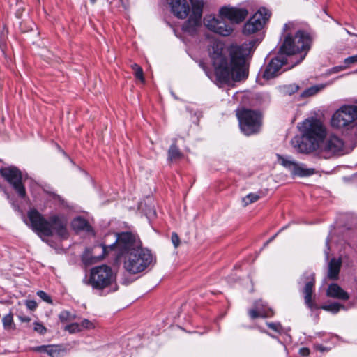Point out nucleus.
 <instances>
[{
  "instance_id": "f257e3e1",
  "label": "nucleus",
  "mask_w": 357,
  "mask_h": 357,
  "mask_svg": "<svg viewBox=\"0 0 357 357\" xmlns=\"http://www.w3.org/2000/svg\"><path fill=\"white\" fill-rule=\"evenodd\" d=\"M283 31L284 38L279 52L271 60L263 73L266 79H273L300 63L310 48V35L304 31H295L294 23L285 24Z\"/></svg>"
},
{
  "instance_id": "f03ea898",
  "label": "nucleus",
  "mask_w": 357,
  "mask_h": 357,
  "mask_svg": "<svg viewBox=\"0 0 357 357\" xmlns=\"http://www.w3.org/2000/svg\"><path fill=\"white\" fill-rule=\"evenodd\" d=\"M259 40H252L241 45H231L229 48L230 61L224 52L220 43H214L210 56L215 68V74L218 82L228 84L232 81H240L248 75L247 57Z\"/></svg>"
},
{
  "instance_id": "7ed1b4c3",
  "label": "nucleus",
  "mask_w": 357,
  "mask_h": 357,
  "mask_svg": "<svg viewBox=\"0 0 357 357\" xmlns=\"http://www.w3.org/2000/svg\"><path fill=\"white\" fill-rule=\"evenodd\" d=\"M114 236L115 241L113 243L107 245L105 239L100 246L94 247L91 254H89V251L86 252L83 259L90 264H93L102 259L110 252H114L116 259L121 260L128 252H132L140 245L136 235L131 232L116 233L114 234Z\"/></svg>"
},
{
  "instance_id": "20e7f679",
  "label": "nucleus",
  "mask_w": 357,
  "mask_h": 357,
  "mask_svg": "<svg viewBox=\"0 0 357 357\" xmlns=\"http://www.w3.org/2000/svg\"><path fill=\"white\" fill-rule=\"evenodd\" d=\"M298 127L301 135L292 138V146L299 153H310L318 149L326 135L323 123L317 119L311 118L299 123Z\"/></svg>"
},
{
  "instance_id": "39448f33",
  "label": "nucleus",
  "mask_w": 357,
  "mask_h": 357,
  "mask_svg": "<svg viewBox=\"0 0 357 357\" xmlns=\"http://www.w3.org/2000/svg\"><path fill=\"white\" fill-rule=\"evenodd\" d=\"M28 218L32 229L40 238L52 236L54 234L63 238L68 237V220L63 215L54 214L47 220L37 210L31 209Z\"/></svg>"
},
{
  "instance_id": "423d86ee",
  "label": "nucleus",
  "mask_w": 357,
  "mask_h": 357,
  "mask_svg": "<svg viewBox=\"0 0 357 357\" xmlns=\"http://www.w3.org/2000/svg\"><path fill=\"white\" fill-rule=\"evenodd\" d=\"M121 260L123 261L124 268L131 274L141 273L155 263L151 251L140 246L128 252Z\"/></svg>"
},
{
  "instance_id": "0eeeda50",
  "label": "nucleus",
  "mask_w": 357,
  "mask_h": 357,
  "mask_svg": "<svg viewBox=\"0 0 357 357\" xmlns=\"http://www.w3.org/2000/svg\"><path fill=\"white\" fill-rule=\"evenodd\" d=\"M115 280L112 268L107 265H101L91 268L88 284L93 289L102 290L112 286Z\"/></svg>"
},
{
  "instance_id": "6e6552de",
  "label": "nucleus",
  "mask_w": 357,
  "mask_h": 357,
  "mask_svg": "<svg viewBox=\"0 0 357 357\" xmlns=\"http://www.w3.org/2000/svg\"><path fill=\"white\" fill-rule=\"evenodd\" d=\"M237 116L241 131L246 135H250L259 132L261 119L259 113L248 109L237 111Z\"/></svg>"
},
{
  "instance_id": "1a4fd4ad",
  "label": "nucleus",
  "mask_w": 357,
  "mask_h": 357,
  "mask_svg": "<svg viewBox=\"0 0 357 357\" xmlns=\"http://www.w3.org/2000/svg\"><path fill=\"white\" fill-rule=\"evenodd\" d=\"M203 8L204 1L202 0H195L192 2V12L181 26L183 33L191 36L198 34L202 27Z\"/></svg>"
},
{
  "instance_id": "9d476101",
  "label": "nucleus",
  "mask_w": 357,
  "mask_h": 357,
  "mask_svg": "<svg viewBox=\"0 0 357 357\" xmlns=\"http://www.w3.org/2000/svg\"><path fill=\"white\" fill-rule=\"evenodd\" d=\"M271 12L266 8H260L244 24L242 33L245 36L257 33L262 30L271 17Z\"/></svg>"
},
{
  "instance_id": "9b49d317",
  "label": "nucleus",
  "mask_w": 357,
  "mask_h": 357,
  "mask_svg": "<svg viewBox=\"0 0 357 357\" xmlns=\"http://www.w3.org/2000/svg\"><path fill=\"white\" fill-rule=\"evenodd\" d=\"M2 177L12 186L18 196L22 199L26 196L25 186L22 183L21 171L15 166L3 167L0 169Z\"/></svg>"
},
{
  "instance_id": "f8f14e48",
  "label": "nucleus",
  "mask_w": 357,
  "mask_h": 357,
  "mask_svg": "<svg viewBox=\"0 0 357 357\" xmlns=\"http://www.w3.org/2000/svg\"><path fill=\"white\" fill-rule=\"evenodd\" d=\"M357 119V106L344 105L332 116L331 124L335 128L348 126Z\"/></svg>"
},
{
  "instance_id": "ddd939ff",
  "label": "nucleus",
  "mask_w": 357,
  "mask_h": 357,
  "mask_svg": "<svg viewBox=\"0 0 357 357\" xmlns=\"http://www.w3.org/2000/svg\"><path fill=\"white\" fill-rule=\"evenodd\" d=\"M344 147V143L341 138L336 135H330L323 139L318 149L325 154L324 158H328L335 155L342 154Z\"/></svg>"
},
{
  "instance_id": "4468645a",
  "label": "nucleus",
  "mask_w": 357,
  "mask_h": 357,
  "mask_svg": "<svg viewBox=\"0 0 357 357\" xmlns=\"http://www.w3.org/2000/svg\"><path fill=\"white\" fill-rule=\"evenodd\" d=\"M204 24L208 30L222 36H228L234 31L231 24L213 15L206 16L204 18Z\"/></svg>"
},
{
  "instance_id": "2eb2a0df",
  "label": "nucleus",
  "mask_w": 357,
  "mask_h": 357,
  "mask_svg": "<svg viewBox=\"0 0 357 357\" xmlns=\"http://www.w3.org/2000/svg\"><path fill=\"white\" fill-rule=\"evenodd\" d=\"M280 163L287 169L294 176L305 177L313 175L316 170L313 168H306L304 164L291 160L280 155H277Z\"/></svg>"
},
{
  "instance_id": "dca6fc26",
  "label": "nucleus",
  "mask_w": 357,
  "mask_h": 357,
  "mask_svg": "<svg viewBox=\"0 0 357 357\" xmlns=\"http://www.w3.org/2000/svg\"><path fill=\"white\" fill-rule=\"evenodd\" d=\"M299 283L305 284L302 291L304 294V300L306 305L312 309L314 302L312 301V294L314 289L315 277L314 273L311 271L305 272L300 278Z\"/></svg>"
},
{
  "instance_id": "f3484780",
  "label": "nucleus",
  "mask_w": 357,
  "mask_h": 357,
  "mask_svg": "<svg viewBox=\"0 0 357 357\" xmlns=\"http://www.w3.org/2000/svg\"><path fill=\"white\" fill-rule=\"evenodd\" d=\"M220 16L226 18L231 22L239 24L248 16V10L245 8L224 6L219 10Z\"/></svg>"
},
{
  "instance_id": "a211bd4d",
  "label": "nucleus",
  "mask_w": 357,
  "mask_h": 357,
  "mask_svg": "<svg viewBox=\"0 0 357 357\" xmlns=\"http://www.w3.org/2000/svg\"><path fill=\"white\" fill-rule=\"evenodd\" d=\"M248 314L252 319L257 317H269L273 315L271 308H266L262 301L255 303V308L249 310Z\"/></svg>"
},
{
  "instance_id": "6ab92c4d",
  "label": "nucleus",
  "mask_w": 357,
  "mask_h": 357,
  "mask_svg": "<svg viewBox=\"0 0 357 357\" xmlns=\"http://www.w3.org/2000/svg\"><path fill=\"white\" fill-rule=\"evenodd\" d=\"M326 295L328 297L342 301H347L349 298V294L335 283H333L328 286Z\"/></svg>"
},
{
  "instance_id": "aec40b11",
  "label": "nucleus",
  "mask_w": 357,
  "mask_h": 357,
  "mask_svg": "<svg viewBox=\"0 0 357 357\" xmlns=\"http://www.w3.org/2000/svg\"><path fill=\"white\" fill-rule=\"evenodd\" d=\"M341 266L340 259L335 258L331 259L328 264V277L332 280H336L338 277Z\"/></svg>"
},
{
  "instance_id": "412c9836",
  "label": "nucleus",
  "mask_w": 357,
  "mask_h": 357,
  "mask_svg": "<svg viewBox=\"0 0 357 357\" xmlns=\"http://www.w3.org/2000/svg\"><path fill=\"white\" fill-rule=\"evenodd\" d=\"M71 226L75 231H88L90 228L87 220L81 217L74 218L71 222Z\"/></svg>"
},
{
  "instance_id": "4be33fe9",
  "label": "nucleus",
  "mask_w": 357,
  "mask_h": 357,
  "mask_svg": "<svg viewBox=\"0 0 357 357\" xmlns=\"http://www.w3.org/2000/svg\"><path fill=\"white\" fill-rule=\"evenodd\" d=\"M34 351L39 352H44L47 354L51 357H57L59 354V352L56 348V347L53 345H43L33 348Z\"/></svg>"
},
{
  "instance_id": "5701e85b",
  "label": "nucleus",
  "mask_w": 357,
  "mask_h": 357,
  "mask_svg": "<svg viewBox=\"0 0 357 357\" xmlns=\"http://www.w3.org/2000/svg\"><path fill=\"white\" fill-rule=\"evenodd\" d=\"M2 324L6 331H10L15 329V324L13 321V314L10 312L4 315L2 318Z\"/></svg>"
},
{
  "instance_id": "b1692460",
  "label": "nucleus",
  "mask_w": 357,
  "mask_h": 357,
  "mask_svg": "<svg viewBox=\"0 0 357 357\" xmlns=\"http://www.w3.org/2000/svg\"><path fill=\"white\" fill-rule=\"evenodd\" d=\"M321 308L324 310L331 312L333 314H336L340 310V309H344V306L338 303L334 302L331 304L324 305Z\"/></svg>"
},
{
  "instance_id": "393cba45",
  "label": "nucleus",
  "mask_w": 357,
  "mask_h": 357,
  "mask_svg": "<svg viewBox=\"0 0 357 357\" xmlns=\"http://www.w3.org/2000/svg\"><path fill=\"white\" fill-rule=\"evenodd\" d=\"M59 319L61 322L65 323L75 320L76 319V314L69 311L63 310L59 314Z\"/></svg>"
},
{
  "instance_id": "a878e982",
  "label": "nucleus",
  "mask_w": 357,
  "mask_h": 357,
  "mask_svg": "<svg viewBox=\"0 0 357 357\" xmlns=\"http://www.w3.org/2000/svg\"><path fill=\"white\" fill-rule=\"evenodd\" d=\"M169 158L171 160L178 159L181 157L182 154L180 152L179 149L176 146V144L174 143L169 148L168 151Z\"/></svg>"
},
{
  "instance_id": "bb28decb",
  "label": "nucleus",
  "mask_w": 357,
  "mask_h": 357,
  "mask_svg": "<svg viewBox=\"0 0 357 357\" xmlns=\"http://www.w3.org/2000/svg\"><path fill=\"white\" fill-rule=\"evenodd\" d=\"M321 89L322 86H319L317 85L312 86L307 89H305L301 94L303 97H309L317 94Z\"/></svg>"
},
{
  "instance_id": "cd10ccee",
  "label": "nucleus",
  "mask_w": 357,
  "mask_h": 357,
  "mask_svg": "<svg viewBox=\"0 0 357 357\" xmlns=\"http://www.w3.org/2000/svg\"><path fill=\"white\" fill-rule=\"evenodd\" d=\"M132 69L135 72V75L137 79H139L142 82H144V77L142 68L137 63L131 65Z\"/></svg>"
},
{
  "instance_id": "c85d7f7f",
  "label": "nucleus",
  "mask_w": 357,
  "mask_h": 357,
  "mask_svg": "<svg viewBox=\"0 0 357 357\" xmlns=\"http://www.w3.org/2000/svg\"><path fill=\"white\" fill-rule=\"evenodd\" d=\"M259 199V196L255 193H250L244 198H243V202L245 206H248L252 203L257 202Z\"/></svg>"
},
{
  "instance_id": "c756f323",
  "label": "nucleus",
  "mask_w": 357,
  "mask_h": 357,
  "mask_svg": "<svg viewBox=\"0 0 357 357\" xmlns=\"http://www.w3.org/2000/svg\"><path fill=\"white\" fill-rule=\"evenodd\" d=\"M64 329L70 333H75L81 331V326L79 323H72L66 326Z\"/></svg>"
},
{
  "instance_id": "7c9ffc66",
  "label": "nucleus",
  "mask_w": 357,
  "mask_h": 357,
  "mask_svg": "<svg viewBox=\"0 0 357 357\" xmlns=\"http://www.w3.org/2000/svg\"><path fill=\"white\" fill-rule=\"evenodd\" d=\"M33 325L34 331L40 335H44L47 332V328L41 323L35 321Z\"/></svg>"
},
{
  "instance_id": "2f4dec72",
  "label": "nucleus",
  "mask_w": 357,
  "mask_h": 357,
  "mask_svg": "<svg viewBox=\"0 0 357 357\" xmlns=\"http://www.w3.org/2000/svg\"><path fill=\"white\" fill-rule=\"evenodd\" d=\"M267 326L269 328H271L278 333H281L282 331V327L280 323L270 322V323H267Z\"/></svg>"
},
{
  "instance_id": "473e14b6",
  "label": "nucleus",
  "mask_w": 357,
  "mask_h": 357,
  "mask_svg": "<svg viewBox=\"0 0 357 357\" xmlns=\"http://www.w3.org/2000/svg\"><path fill=\"white\" fill-rule=\"evenodd\" d=\"M81 326V331L83 328L91 329L94 328L93 324L88 319H84L81 323H79Z\"/></svg>"
},
{
  "instance_id": "72a5a7b5",
  "label": "nucleus",
  "mask_w": 357,
  "mask_h": 357,
  "mask_svg": "<svg viewBox=\"0 0 357 357\" xmlns=\"http://www.w3.org/2000/svg\"><path fill=\"white\" fill-rule=\"evenodd\" d=\"M357 63V54L349 56L344 60V63L347 68L353 63Z\"/></svg>"
},
{
  "instance_id": "f704fd0d",
  "label": "nucleus",
  "mask_w": 357,
  "mask_h": 357,
  "mask_svg": "<svg viewBox=\"0 0 357 357\" xmlns=\"http://www.w3.org/2000/svg\"><path fill=\"white\" fill-rule=\"evenodd\" d=\"M37 295L47 303H52V301L51 298L43 291H38Z\"/></svg>"
},
{
  "instance_id": "c9c22d12",
  "label": "nucleus",
  "mask_w": 357,
  "mask_h": 357,
  "mask_svg": "<svg viewBox=\"0 0 357 357\" xmlns=\"http://www.w3.org/2000/svg\"><path fill=\"white\" fill-rule=\"evenodd\" d=\"M286 89H287V92L291 95V94H293V93L297 92L298 90L299 89V86L296 84H289V85L287 86Z\"/></svg>"
},
{
  "instance_id": "e433bc0d",
  "label": "nucleus",
  "mask_w": 357,
  "mask_h": 357,
  "mask_svg": "<svg viewBox=\"0 0 357 357\" xmlns=\"http://www.w3.org/2000/svg\"><path fill=\"white\" fill-rule=\"evenodd\" d=\"M171 239H172V242L175 248L178 247V245L180 244V239H179V237L177 235V234H176L174 232L172 233Z\"/></svg>"
},
{
  "instance_id": "4c0bfd02",
  "label": "nucleus",
  "mask_w": 357,
  "mask_h": 357,
  "mask_svg": "<svg viewBox=\"0 0 357 357\" xmlns=\"http://www.w3.org/2000/svg\"><path fill=\"white\" fill-rule=\"evenodd\" d=\"M347 68V66H335L332 68H331L329 70V73L332 74V73H337L340 71H342L344 70V69Z\"/></svg>"
},
{
  "instance_id": "58836bf2",
  "label": "nucleus",
  "mask_w": 357,
  "mask_h": 357,
  "mask_svg": "<svg viewBox=\"0 0 357 357\" xmlns=\"http://www.w3.org/2000/svg\"><path fill=\"white\" fill-rule=\"evenodd\" d=\"M26 305L31 310H34L37 307L36 302L33 300L26 301Z\"/></svg>"
},
{
  "instance_id": "ea45409f",
  "label": "nucleus",
  "mask_w": 357,
  "mask_h": 357,
  "mask_svg": "<svg viewBox=\"0 0 357 357\" xmlns=\"http://www.w3.org/2000/svg\"><path fill=\"white\" fill-rule=\"evenodd\" d=\"M17 317L20 319V321H22V322H26V323H28V322H29L31 320V317H29L28 316H26V315H24L22 314H19L17 315Z\"/></svg>"
},
{
  "instance_id": "a19ab883",
  "label": "nucleus",
  "mask_w": 357,
  "mask_h": 357,
  "mask_svg": "<svg viewBox=\"0 0 357 357\" xmlns=\"http://www.w3.org/2000/svg\"><path fill=\"white\" fill-rule=\"evenodd\" d=\"M299 354L302 356H307L310 354V349L307 347L300 349Z\"/></svg>"
},
{
  "instance_id": "79ce46f5",
  "label": "nucleus",
  "mask_w": 357,
  "mask_h": 357,
  "mask_svg": "<svg viewBox=\"0 0 357 357\" xmlns=\"http://www.w3.org/2000/svg\"><path fill=\"white\" fill-rule=\"evenodd\" d=\"M97 0H90L91 4H95Z\"/></svg>"
},
{
  "instance_id": "37998d69",
  "label": "nucleus",
  "mask_w": 357,
  "mask_h": 357,
  "mask_svg": "<svg viewBox=\"0 0 357 357\" xmlns=\"http://www.w3.org/2000/svg\"><path fill=\"white\" fill-rule=\"evenodd\" d=\"M275 236H273V237H272V238H271L268 241V242H270V241H273V240L275 238Z\"/></svg>"
},
{
  "instance_id": "c03bdc74",
  "label": "nucleus",
  "mask_w": 357,
  "mask_h": 357,
  "mask_svg": "<svg viewBox=\"0 0 357 357\" xmlns=\"http://www.w3.org/2000/svg\"><path fill=\"white\" fill-rule=\"evenodd\" d=\"M326 246L328 247V244H329V240L328 239L326 240Z\"/></svg>"
},
{
  "instance_id": "a18cd8bd",
  "label": "nucleus",
  "mask_w": 357,
  "mask_h": 357,
  "mask_svg": "<svg viewBox=\"0 0 357 357\" xmlns=\"http://www.w3.org/2000/svg\"><path fill=\"white\" fill-rule=\"evenodd\" d=\"M116 287L113 289V291H116Z\"/></svg>"
},
{
  "instance_id": "49530a36",
  "label": "nucleus",
  "mask_w": 357,
  "mask_h": 357,
  "mask_svg": "<svg viewBox=\"0 0 357 357\" xmlns=\"http://www.w3.org/2000/svg\"><path fill=\"white\" fill-rule=\"evenodd\" d=\"M269 336H271V337H274V336L271 335V334H269Z\"/></svg>"
},
{
  "instance_id": "de8ad7c7",
  "label": "nucleus",
  "mask_w": 357,
  "mask_h": 357,
  "mask_svg": "<svg viewBox=\"0 0 357 357\" xmlns=\"http://www.w3.org/2000/svg\"><path fill=\"white\" fill-rule=\"evenodd\" d=\"M269 336H271V337H274V336L271 335V334H269Z\"/></svg>"
}]
</instances>
